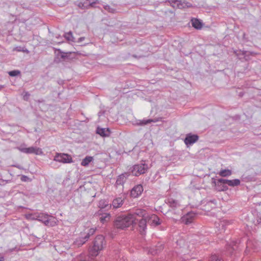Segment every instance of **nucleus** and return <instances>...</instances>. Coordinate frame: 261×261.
Listing matches in <instances>:
<instances>
[{"label":"nucleus","instance_id":"obj_1","mask_svg":"<svg viewBox=\"0 0 261 261\" xmlns=\"http://www.w3.org/2000/svg\"><path fill=\"white\" fill-rule=\"evenodd\" d=\"M134 223L133 215H121L117 216L114 221L115 228L124 229L130 226Z\"/></svg>","mask_w":261,"mask_h":261},{"label":"nucleus","instance_id":"obj_2","mask_svg":"<svg viewBox=\"0 0 261 261\" xmlns=\"http://www.w3.org/2000/svg\"><path fill=\"white\" fill-rule=\"evenodd\" d=\"M105 245V238L102 235H98L95 238L93 246L90 250V253L92 256H96L99 251L103 249Z\"/></svg>","mask_w":261,"mask_h":261},{"label":"nucleus","instance_id":"obj_3","mask_svg":"<svg viewBox=\"0 0 261 261\" xmlns=\"http://www.w3.org/2000/svg\"><path fill=\"white\" fill-rule=\"evenodd\" d=\"M148 166L145 163L135 165L133 167L132 173L133 175L138 176L144 174L148 170Z\"/></svg>","mask_w":261,"mask_h":261},{"label":"nucleus","instance_id":"obj_4","mask_svg":"<svg viewBox=\"0 0 261 261\" xmlns=\"http://www.w3.org/2000/svg\"><path fill=\"white\" fill-rule=\"evenodd\" d=\"M166 2L170 3V5L173 8L178 9H182L185 7H190L191 6V5L189 3L182 1V0H167Z\"/></svg>","mask_w":261,"mask_h":261},{"label":"nucleus","instance_id":"obj_5","mask_svg":"<svg viewBox=\"0 0 261 261\" xmlns=\"http://www.w3.org/2000/svg\"><path fill=\"white\" fill-rule=\"evenodd\" d=\"M18 149L22 152L27 154L34 153L36 155H40L43 154L42 149L37 147H19Z\"/></svg>","mask_w":261,"mask_h":261},{"label":"nucleus","instance_id":"obj_6","mask_svg":"<svg viewBox=\"0 0 261 261\" xmlns=\"http://www.w3.org/2000/svg\"><path fill=\"white\" fill-rule=\"evenodd\" d=\"M54 160L63 163H70L72 162V159L70 155L64 153H57L55 156Z\"/></svg>","mask_w":261,"mask_h":261},{"label":"nucleus","instance_id":"obj_7","mask_svg":"<svg viewBox=\"0 0 261 261\" xmlns=\"http://www.w3.org/2000/svg\"><path fill=\"white\" fill-rule=\"evenodd\" d=\"M147 219L146 217L141 219L138 223V230L141 234L144 235L146 233L147 229Z\"/></svg>","mask_w":261,"mask_h":261},{"label":"nucleus","instance_id":"obj_8","mask_svg":"<svg viewBox=\"0 0 261 261\" xmlns=\"http://www.w3.org/2000/svg\"><path fill=\"white\" fill-rule=\"evenodd\" d=\"M230 224V222L227 220H222L219 221L218 223H216V227L218 228L220 233L225 231L227 226Z\"/></svg>","mask_w":261,"mask_h":261},{"label":"nucleus","instance_id":"obj_9","mask_svg":"<svg viewBox=\"0 0 261 261\" xmlns=\"http://www.w3.org/2000/svg\"><path fill=\"white\" fill-rule=\"evenodd\" d=\"M148 223L153 226H158L161 224V221L158 216L155 214H152L146 216Z\"/></svg>","mask_w":261,"mask_h":261},{"label":"nucleus","instance_id":"obj_10","mask_svg":"<svg viewBox=\"0 0 261 261\" xmlns=\"http://www.w3.org/2000/svg\"><path fill=\"white\" fill-rule=\"evenodd\" d=\"M85 236L82 232L80 233V236L75 240L73 242V246L75 247H80L84 244L87 241V239L85 238Z\"/></svg>","mask_w":261,"mask_h":261},{"label":"nucleus","instance_id":"obj_11","mask_svg":"<svg viewBox=\"0 0 261 261\" xmlns=\"http://www.w3.org/2000/svg\"><path fill=\"white\" fill-rule=\"evenodd\" d=\"M198 136L197 135L188 134L187 135L184 142L187 145H192L198 140Z\"/></svg>","mask_w":261,"mask_h":261},{"label":"nucleus","instance_id":"obj_12","mask_svg":"<svg viewBox=\"0 0 261 261\" xmlns=\"http://www.w3.org/2000/svg\"><path fill=\"white\" fill-rule=\"evenodd\" d=\"M196 216L195 213L193 212L188 213L186 215L182 218V221L186 224H189L191 223Z\"/></svg>","mask_w":261,"mask_h":261},{"label":"nucleus","instance_id":"obj_13","mask_svg":"<svg viewBox=\"0 0 261 261\" xmlns=\"http://www.w3.org/2000/svg\"><path fill=\"white\" fill-rule=\"evenodd\" d=\"M143 191L141 185H138L134 187L130 192V195L133 197L136 198L139 196Z\"/></svg>","mask_w":261,"mask_h":261},{"label":"nucleus","instance_id":"obj_14","mask_svg":"<svg viewBox=\"0 0 261 261\" xmlns=\"http://www.w3.org/2000/svg\"><path fill=\"white\" fill-rule=\"evenodd\" d=\"M48 215L44 213H37V220L43 222L45 225H48L49 220L48 219Z\"/></svg>","mask_w":261,"mask_h":261},{"label":"nucleus","instance_id":"obj_15","mask_svg":"<svg viewBox=\"0 0 261 261\" xmlns=\"http://www.w3.org/2000/svg\"><path fill=\"white\" fill-rule=\"evenodd\" d=\"M129 175V174L128 173H124L120 175L117 179L116 181V185L117 186L118 185H123V184L126 181L127 178Z\"/></svg>","mask_w":261,"mask_h":261},{"label":"nucleus","instance_id":"obj_16","mask_svg":"<svg viewBox=\"0 0 261 261\" xmlns=\"http://www.w3.org/2000/svg\"><path fill=\"white\" fill-rule=\"evenodd\" d=\"M96 133L102 137H108L110 136V130L108 128L97 127L96 129Z\"/></svg>","mask_w":261,"mask_h":261},{"label":"nucleus","instance_id":"obj_17","mask_svg":"<svg viewBox=\"0 0 261 261\" xmlns=\"http://www.w3.org/2000/svg\"><path fill=\"white\" fill-rule=\"evenodd\" d=\"M128 215H133L134 220L136 219V216L142 217L143 218L146 217L145 211L142 209H137L135 210L133 213L129 214Z\"/></svg>","mask_w":261,"mask_h":261},{"label":"nucleus","instance_id":"obj_18","mask_svg":"<svg viewBox=\"0 0 261 261\" xmlns=\"http://www.w3.org/2000/svg\"><path fill=\"white\" fill-rule=\"evenodd\" d=\"M124 199L121 197L117 198L113 200L112 205L114 208H118L122 206L123 203Z\"/></svg>","mask_w":261,"mask_h":261},{"label":"nucleus","instance_id":"obj_19","mask_svg":"<svg viewBox=\"0 0 261 261\" xmlns=\"http://www.w3.org/2000/svg\"><path fill=\"white\" fill-rule=\"evenodd\" d=\"M191 23L192 26L197 30H200L202 27V23L197 18H193L191 19Z\"/></svg>","mask_w":261,"mask_h":261},{"label":"nucleus","instance_id":"obj_20","mask_svg":"<svg viewBox=\"0 0 261 261\" xmlns=\"http://www.w3.org/2000/svg\"><path fill=\"white\" fill-rule=\"evenodd\" d=\"M167 203L170 207H172L173 208H175L180 205L179 202L173 198H169L167 200Z\"/></svg>","mask_w":261,"mask_h":261},{"label":"nucleus","instance_id":"obj_21","mask_svg":"<svg viewBox=\"0 0 261 261\" xmlns=\"http://www.w3.org/2000/svg\"><path fill=\"white\" fill-rule=\"evenodd\" d=\"M77 6L82 9H87L90 8L88 0H85L78 3Z\"/></svg>","mask_w":261,"mask_h":261},{"label":"nucleus","instance_id":"obj_22","mask_svg":"<svg viewBox=\"0 0 261 261\" xmlns=\"http://www.w3.org/2000/svg\"><path fill=\"white\" fill-rule=\"evenodd\" d=\"M110 218L111 215L109 213H105L100 217L99 220L101 223H105L110 221Z\"/></svg>","mask_w":261,"mask_h":261},{"label":"nucleus","instance_id":"obj_23","mask_svg":"<svg viewBox=\"0 0 261 261\" xmlns=\"http://www.w3.org/2000/svg\"><path fill=\"white\" fill-rule=\"evenodd\" d=\"M163 248L164 247L162 244H158V245L155 246L154 249H151V250H149V252L153 255L156 254L162 250Z\"/></svg>","mask_w":261,"mask_h":261},{"label":"nucleus","instance_id":"obj_24","mask_svg":"<svg viewBox=\"0 0 261 261\" xmlns=\"http://www.w3.org/2000/svg\"><path fill=\"white\" fill-rule=\"evenodd\" d=\"M93 160V158L92 156H87L82 160L81 165L87 166Z\"/></svg>","mask_w":261,"mask_h":261},{"label":"nucleus","instance_id":"obj_25","mask_svg":"<svg viewBox=\"0 0 261 261\" xmlns=\"http://www.w3.org/2000/svg\"><path fill=\"white\" fill-rule=\"evenodd\" d=\"M99 207L100 208H107L111 207L108 201L105 200H101L99 202Z\"/></svg>","mask_w":261,"mask_h":261},{"label":"nucleus","instance_id":"obj_26","mask_svg":"<svg viewBox=\"0 0 261 261\" xmlns=\"http://www.w3.org/2000/svg\"><path fill=\"white\" fill-rule=\"evenodd\" d=\"M232 174V171L229 169H224L222 170L219 172L220 176L222 177H226L231 175Z\"/></svg>","mask_w":261,"mask_h":261},{"label":"nucleus","instance_id":"obj_27","mask_svg":"<svg viewBox=\"0 0 261 261\" xmlns=\"http://www.w3.org/2000/svg\"><path fill=\"white\" fill-rule=\"evenodd\" d=\"M96 229L95 228H90L88 230L87 232H82L84 234L85 236V238L87 239L88 240L90 238V236L93 235L95 232Z\"/></svg>","mask_w":261,"mask_h":261},{"label":"nucleus","instance_id":"obj_28","mask_svg":"<svg viewBox=\"0 0 261 261\" xmlns=\"http://www.w3.org/2000/svg\"><path fill=\"white\" fill-rule=\"evenodd\" d=\"M240 184V180L239 179H235L232 180H228L227 185L230 187H235L239 186Z\"/></svg>","mask_w":261,"mask_h":261},{"label":"nucleus","instance_id":"obj_29","mask_svg":"<svg viewBox=\"0 0 261 261\" xmlns=\"http://www.w3.org/2000/svg\"><path fill=\"white\" fill-rule=\"evenodd\" d=\"M215 186L216 190L219 191H225L228 190V187L226 185L215 183Z\"/></svg>","mask_w":261,"mask_h":261},{"label":"nucleus","instance_id":"obj_30","mask_svg":"<svg viewBox=\"0 0 261 261\" xmlns=\"http://www.w3.org/2000/svg\"><path fill=\"white\" fill-rule=\"evenodd\" d=\"M65 38L68 40L72 42H74V38L72 35V33L71 31L67 33H65L64 35Z\"/></svg>","mask_w":261,"mask_h":261},{"label":"nucleus","instance_id":"obj_31","mask_svg":"<svg viewBox=\"0 0 261 261\" xmlns=\"http://www.w3.org/2000/svg\"><path fill=\"white\" fill-rule=\"evenodd\" d=\"M205 205L211 208H214L216 207V201L215 199L210 200L206 202Z\"/></svg>","mask_w":261,"mask_h":261},{"label":"nucleus","instance_id":"obj_32","mask_svg":"<svg viewBox=\"0 0 261 261\" xmlns=\"http://www.w3.org/2000/svg\"><path fill=\"white\" fill-rule=\"evenodd\" d=\"M104 9L108 11L110 13H115L117 12L116 10L114 8H113L112 7H111L109 5H106L104 6Z\"/></svg>","mask_w":261,"mask_h":261},{"label":"nucleus","instance_id":"obj_33","mask_svg":"<svg viewBox=\"0 0 261 261\" xmlns=\"http://www.w3.org/2000/svg\"><path fill=\"white\" fill-rule=\"evenodd\" d=\"M13 51H22L23 53H29V50L27 49H24L21 46H17L13 49Z\"/></svg>","mask_w":261,"mask_h":261},{"label":"nucleus","instance_id":"obj_34","mask_svg":"<svg viewBox=\"0 0 261 261\" xmlns=\"http://www.w3.org/2000/svg\"><path fill=\"white\" fill-rule=\"evenodd\" d=\"M37 213H35L34 214H28L26 215V218L29 220H37Z\"/></svg>","mask_w":261,"mask_h":261},{"label":"nucleus","instance_id":"obj_35","mask_svg":"<svg viewBox=\"0 0 261 261\" xmlns=\"http://www.w3.org/2000/svg\"><path fill=\"white\" fill-rule=\"evenodd\" d=\"M58 51H59V52L61 54V58L63 60H66V59H68L69 58V56L68 55V53H64L63 51H62L60 49H58Z\"/></svg>","mask_w":261,"mask_h":261},{"label":"nucleus","instance_id":"obj_36","mask_svg":"<svg viewBox=\"0 0 261 261\" xmlns=\"http://www.w3.org/2000/svg\"><path fill=\"white\" fill-rule=\"evenodd\" d=\"M228 179L220 178V179H219L216 183L220 184V185H226L228 184Z\"/></svg>","mask_w":261,"mask_h":261},{"label":"nucleus","instance_id":"obj_37","mask_svg":"<svg viewBox=\"0 0 261 261\" xmlns=\"http://www.w3.org/2000/svg\"><path fill=\"white\" fill-rule=\"evenodd\" d=\"M9 75L11 76H15L19 75L20 73L19 70H12L9 72Z\"/></svg>","mask_w":261,"mask_h":261},{"label":"nucleus","instance_id":"obj_38","mask_svg":"<svg viewBox=\"0 0 261 261\" xmlns=\"http://www.w3.org/2000/svg\"><path fill=\"white\" fill-rule=\"evenodd\" d=\"M150 120L149 119H147V120H140L139 123H138V125H146L148 123H150Z\"/></svg>","mask_w":261,"mask_h":261},{"label":"nucleus","instance_id":"obj_39","mask_svg":"<svg viewBox=\"0 0 261 261\" xmlns=\"http://www.w3.org/2000/svg\"><path fill=\"white\" fill-rule=\"evenodd\" d=\"M210 261H223L221 258L216 255H213L211 257Z\"/></svg>","mask_w":261,"mask_h":261},{"label":"nucleus","instance_id":"obj_40","mask_svg":"<svg viewBox=\"0 0 261 261\" xmlns=\"http://www.w3.org/2000/svg\"><path fill=\"white\" fill-rule=\"evenodd\" d=\"M162 118H154V119H149L150 120V123L151 122H156L159 121H162Z\"/></svg>","mask_w":261,"mask_h":261},{"label":"nucleus","instance_id":"obj_41","mask_svg":"<svg viewBox=\"0 0 261 261\" xmlns=\"http://www.w3.org/2000/svg\"><path fill=\"white\" fill-rule=\"evenodd\" d=\"M89 3H90V7H94L95 4H99V1L98 0H94L92 2H89Z\"/></svg>","mask_w":261,"mask_h":261},{"label":"nucleus","instance_id":"obj_42","mask_svg":"<svg viewBox=\"0 0 261 261\" xmlns=\"http://www.w3.org/2000/svg\"><path fill=\"white\" fill-rule=\"evenodd\" d=\"M29 179L28 177L25 175H22L21 177V180L23 181H26Z\"/></svg>","mask_w":261,"mask_h":261},{"label":"nucleus","instance_id":"obj_43","mask_svg":"<svg viewBox=\"0 0 261 261\" xmlns=\"http://www.w3.org/2000/svg\"><path fill=\"white\" fill-rule=\"evenodd\" d=\"M84 39H85V37H80V38H79L78 41H77V42H82V41H83Z\"/></svg>","mask_w":261,"mask_h":261},{"label":"nucleus","instance_id":"obj_44","mask_svg":"<svg viewBox=\"0 0 261 261\" xmlns=\"http://www.w3.org/2000/svg\"><path fill=\"white\" fill-rule=\"evenodd\" d=\"M257 223L258 224H261V218H258L257 219Z\"/></svg>","mask_w":261,"mask_h":261},{"label":"nucleus","instance_id":"obj_45","mask_svg":"<svg viewBox=\"0 0 261 261\" xmlns=\"http://www.w3.org/2000/svg\"><path fill=\"white\" fill-rule=\"evenodd\" d=\"M4 257H0V261H4Z\"/></svg>","mask_w":261,"mask_h":261},{"label":"nucleus","instance_id":"obj_46","mask_svg":"<svg viewBox=\"0 0 261 261\" xmlns=\"http://www.w3.org/2000/svg\"><path fill=\"white\" fill-rule=\"evenodd\" d=\"M246 52H247L246 51H242V54H243V55H245L246 54Z\"/></svg>","mask_w":261,"mask_h":261},{"label":"nucleus","instance_id":"obj_47","mask_svg":"<svg viewBox=\"0 0 261 261\" xmlns=\"http://www.w3.org/2000/svg\"><path fill=\"white\" fill-rule=\"evenodd\" d=\"M4 86L3 85H0V90H1L3 88H4Z\"/></svg>","mask_w":261,"mask_h":261},{"label":"nucleus","instance_id":"obj_48","mask_svg":"<svg viewBox=\"0 0 261 261\" xmlns=\"http://www.w3.org/2000/svg\"><path fill=\"white\" fill-rule=\"evenodd\" d=\"M25 95L28 96H29L30 94L28 92H27L26 94H25Z\"/></svg>","mask_w":261,"mask_h":261}]
</instances>
